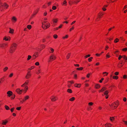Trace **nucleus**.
<instances>
[{
    "label": "nucleus",
    "mask_w": 127,
    "mask_h": 127,
    "mask_svg": "<svg viewBox=\"0 0 127 127\" xmlns=\"http://www.w3.org/2000/svg\"><path fill=\"white\" fill-rule=\"evenodd\" d=\"M17 47V45L16 43H12L10 47V52L11 53H13L16 49Z\"/></svg>",
    "instance_id": "1"
},
{
    "label": "nucleus",
    "mask_w": 127,
    "mask_h": 127,
    "mask_svg": "<svg viewBox=\"0 0 127 127\" xmlns=\"http://www.w3.org/2000/svg\"><path fill=\"white\" fill-rule=\"evenodd\" d=\"M50 26V24L45 21H44L42 23V27L44 29H46L49 28Z\"/></svg>",
    "instance_id": "2"
},
{
    "label": "nucleus",
    "mask_w": 127,
    "mask_h": 127,
    "mask_svg": "<svg viewBox=\"0 0 127 127\" xmlns=\"http://www.w3.org/2000/svg\"><path fill=\"white\" fill-rule=\"evenodd\" d=\"M104 14V12L100 11L98 14L97 18L95 19L96 21H98L103 16Z\"/></svg>",
    "instance_id": "3"
},
{
    "label": "nucleus",
    "mask_w": 127,
    "mask_h": 127,
    "mask_svg": "<svg viewBox=\"0 0 127 127\" xmlns=\"http://www.w3.org/2000/svg\"><path fill=\"white\" fill-rule=\"evenodd\" d=\"M119 101H118L117 100L116 101L112 103L111 105V107L113 109H116L119 105Z\"/></svg>",
    "instance_id": "4"
},
{
    "label": "nucleus",
    "mask_w": 127,
    "mask_h": 127,
    "mask_svg": "<svg viewBox=\"0 0 127 127\" xmlns=\"http://www.w3.org/2000/svg\"><path fill=\"white\" fill-rule=\"evenodd\" d=\"M56 58V57L54 55L52 54L49 57L48 59V62H51L54 60Z\"/></svg>",
    "instance_id": "5"
},
{
    "label": "nucleus",
    "mask_w": 127,
    "mask_h": 127,
    "mask_svg": "<svg viewBox=\"0 0 127 127\" xmlns=\"http://www.w3.org/2000/svg\"><path fill=\"white\" fill-rule=\"evenodd\" d=\"M28 71L27 75L26 76V78L27 79H28L30 78L31 76V71L29 70Z\"/></svg>",
    "instance_id": "6"
},
{
    "label": "nucleus",
    "mask_w": 127,
    "mask_h": 127,
    "mask_svg": "<svg viewBox=\"0 0 127 127\" xmlns=\"http://www.w3.org/2000/svg\"><path fill=\"white\" fill-rule=\"evenodd\" d=\"M17 21V19L15 16H13L11 18V21L13 23H15Z\"/></svg>",
    "instance_id": "7"
},
{
    "label": "nucleus",
    "mask_w": 127,
    "mask_h": 127,
    "mask_svg": "<svg viewBox=\"0 0 127 127\" xmlns=\"http://www.w3.org/2000/svg\"><path fill=\"white\" fill-rule=\"evenodd\" d=\"M23 91V89L20 90L19 88H18L16 90V91L18 94H21L22 93Z\"/></svg>",
    "instance_id": "8"
},
{
    "label": "nucleus",
    "mask_w": 127,
    "mask_h": 127,
    "mask_svg": "<svg viewBox=\"0 0 127 127\" xmlns=\"http://www.w3.org/2000/svg\"><path fill=\"white\" fill-rule=\"evenodd\" d=\"M38 55V52H36L35 53L33 56L32 57V58L33 59H35L36 57H37Z\"/></svg>",
    "instance_id": "9"
},
{
    "label": "nucleus",
    "mask_w": 127,
    "mask_h": 127,
    "mask_svg": "<svg viewBox=\"0 0 127 127\" xmlns=\"http://www.w3.org/2000/svg\"><path fill=\"white\" fill-rule=\"evenodd\" d=\"M39 10V8H37L34 11L33 13V14L32 15V16H35V15L37 14V13L38 12V11Z\"/></svg>",
    "instance_id": "10"
},
{
    "label": "nucleus",
    "mask_w": 127,
    "mask_h": 127,
    "mask_svg": "<svg viewBox=\"0 0 127 127\" xmlns=\"http://www.w3.org/2000/svg\"><path fill=\"white\" fill-rule=\"evenodd\" d=\"M8 122L7 119L3 120L2 121L1 124L3 125H6Z\"/></svg>",
    "instance_id": "11"
},
{
    "label": "nucleus",
    "mask_w": 127,
    "mask_h": 127,
    "mask_svg": "<svg viewBox=\"0 0 127 127\" xmlns=\"http://www.w3.org/2000/svg\"><path fill=\"white\" fill-rule=\"evenodd\" d=\"M51 100L52 101H54L58 99V98L57 97L54 96H52L51 97Z\"/></svg>",
    "instance_id": "12"
},
{
    "label": "nucleus",
    "mask_w": 127,
    "mask_h": 127,
    "mask_svg": "<svg viewBox=\"0 0 127 127\" xmlns=\"http://www.w3.org/2000/svg\"><path fill=\"white\" fill-rule=\"evenodd\" d=\"M29 82V80L26 81L25 83L21 85V86L23 87L27 85H28Z\"/></svg>",
    "instance_id": "13"
},
{
    "label": "nucleus",
    "mask_w": 127,
    "mask_h": 127,
    "mask_svg": "<svg viewBox=\"0 0 127 127\" xmlns=\"http://www.w3.org/2000/svg\"><path fill=\"white\" fill-rule=\"evenodd\" d=\"M7 47V44L5 43L1 44H0V48H4Z\"/></svg>",
    "instance_id": "14"
},
{
    "label": "nucleus",
    "mask_w": 127,
    "mask_h": 127,
    "mask_svg": "<svg viewBox=\"0 0 127 127\" xmlns=\"http://www.w3.org/2000/svg\"><path fill=\"white\" fill-rule=\"evenodd\" d=\"M13 93L11 91H8L7 92V95L8 96L10 97L12 95Z\"/></svg>",
    "instance_id": "15"
},
{
    "label": "nucleus",
    "mask_w": 127,
    "mask_h": 127,
    "mask_svg": "<svg viewBox=\"0 0 127 127\" xmlns=\"http://www.w3.org/2000/svg\"><path fill=\"white\" fill-rule=\"evenodd\" d=\"M58 18H54L52 20L53 23L54 24L57 23L58 21Z\"/></svg>",
    "instance_id": "16"
},
{
    "label": "nucleus",
    "mask_w": 127,
    "mask_h": 127,
    "mask_svg": "<svg viewBox=\"0 0 127 127\" xmlns=\"http://www.w3.org/2000/svg\"><path fill=\"white\" fill-rule=\"evenodd\" d=\"M80 1V0H75L72 1V3L73 4H76L79 2Z\"/></svg>",
    "instance_id": "17"
},
{
    "label": "nucleus",
    "mask_w": 127,
    "mask_h": 127,
    "mask_svg": "<svg viewBox=\"0 0 127 127\" xmlns=\"http://www.w3.org/2000/svg\"><path fill=\"white\" fill-rule=\"evenodd\" d=\"M30 98V96L29 95H27L25 96L24 98V99L25 101L27 100H28Z\"/></svg>",
    "instance_id": "18"
},
{
    "label": "nucleus",
    "mask_w": 127,
    "mask_h": 127,
    "mask_svg": "<svg viewBox=\"0 0 127 127\" xmlns=\"http://www.w3.org/2000/svg\"><path fill=\"white\" fill-rule=\"evenodd\" d=\"M105 127H111L112 126V125L110 123H106L104 125Z\"/></svg>",
    "instance_id": "19"
},
{
    "label": "nucleus",
    "mask_w": 127,
    "mask_h": 127,
    "mask_svg": "<svg viewBox=\"0 0 127 127\" xmlns=\"http://www.w3.org/2000/svg\"><path fill=\"white\" fill-rule=\"evenodd\" d=\"M74 85L75 87L80 88L81 87V85L80 84H75Z\"/></svg>",
    "instance_id": "20"
},
{
    "label": "nucleus",
    "mask_w": 127,
    "mask_h": 127,
    "mask_svg": "<svg viewBox=\"0 0 127 127\" xmlns=\"http://www.w3.org/2000/svg\"><path fill=\"white\" fill-rule=\"evenodd\" d=\"M123 65L124 64L122 62L119 63L118 64V66L119 68H121Z\"/></svg>",
    "instance_id": "21"
},
{
    "label": "nucleus",
    "mask_w": 127,
    "mask_h": 127,
    "mask_svg": "<svg viewBox=\"0 0 127 127\" xmlns=\"http://www.w3.org/2000/svg\"><path fill=\"white\" fill-rule=\"evenodd\" d=\"M45 48V46L43 45H41V47L40 48H39L38 49V50H41L43 48Z\"/></svg>",
    "instance_id": "22"
},
{
    "label": "nucleus",
    "mask_w": 127,
    "mask_h": 127,
    "mask_svg": "<svg viewBox=\"0 0 127 127\" xmlns=\"http://www.w3.org/2000/svg\"><path fill=\"white\" fill-rule=\"evenodd\" d=\"M62 5L64 6H66L67 5V2L66 0H64L63 3L62 4Z\"/></svg>",
    "instance_id": "23"
},
{
    "label": "nucleus",
    "mask_w": 127,
    "mask_h": 127,
    "mask_svg": "<svg viewBox=\"0 0 127 127\" xmlns=\"http://www.w3.org/2000/svg\"><path fill=\"white\" fill-rule=\"evenodd\" d=\"M106 89V88L105 87L102 88V89L99 91V93H101L104 91Z\"/></svg>",
    "instance_id": "24"
},
{
    "label": "nucleus",
    "mask_w": 127,
    "mask_h": 127,
    "mask_svg": "<svg viewBox=\"0 0 127 127\" xmlns=\"http://www.w3.org/2000/svg\"><path fill=\"white\" fill-rule=\"evenodd\" d=\"M100 85L99 84H96L95 86V88L96 89H99L100 87Z\"/></svg>",
    "instance_id": "25"
},
{
    "label": "nucleus",
    "mask_w": 127,
    "mask_h": 127,
    "mask_svg": "<svg viewBox=\"0 0 127 127\" xmlns=\"http://www.w3.org/2000/svg\"><path fill=\"white\" fill-rule=\"evenodd\" d=\"M122 58L125 60V62H127V57L125 55L123 56Z\"/></svg>",
    "instance_id": "26"
},
{
    "label": "nucleus",
    "mask_w": 127,
    "mask_h": 127,
    "mask_svg": "<svg viewBox=\"0 0 127 127\" xmlns=\"http://www.w3.org/2000/svg\"><path fill=\"white\" fill-rule=\"evenodd\" d=\"M10 31H9V32L10 33L13 34L14 33V30L13 29H11V28H9Z\"/></svg>",
    "instance_id": "27"
},
{
    "label": "nucleus",
    "mask_w": 127,
    "mask_h": 127,
    "mask_svg": "<svg viewBox=\"0 0 127 127\" xmlns=\"http://www.w3.org/2000/svg\"><path fill=\"white\" fill-rule=\"evenodd\" d=\"M106 59H108L110 57V55L109 53H108L106 55Z\"/></svg>",
    "instance_id": "28"
},
{
    "label": "nucleus",
    "mask_w": 127,
    "mask_h": 127,
    "mask_svg": "<svg viewBox=\"0 0 127 127\" xmlns=\"http://www.w3.org/2000/svg\"><path fill=\"white\" fill-rule=\"evenodd\" d=\"M28 87L27 86H26L25 87L24 89V91L25 92V93L27 91V90H28Z\"/></svg>",
    "instance_id": "29"
},
{
    "label": "nucleus",
    "mask_w": 127,
    "mask_h": 127,
    "mask_svg": "<svg viewBox=\"0 0 127 127\" xmlns=\"http://www.w3.org/2000/svg\"><path fill=\"white\" fill-rule=\"evenodd\" d=\"M21 99H19V100L20 101V103L22 104L25 102L24 99H23L22 100H21Z\"/></svg>",
    "instance_id": "30"
},
{
    "label": "nucleus",
    "mask_w": 127,
    "mask_h": 127,
    "mask_svg": "<svg viewBox=\"0 0 127 127\" xmlns=\"http://www.w3.org/2000/svg\"><path fill=\"white\" fill-rule=\"evenodd\" d=\"M75 99V98L74 97H72L69 99V100L70 101H73Z\"/></svg>",
    "instance_id": "31"
},
{
    "label": "nucleus",
    "mask_w": 127,
    "mask_h": 127,
    "mask_svg": "<svg viewBox=\"0 0 127 127\" xmlns=\"http://www.w3.org/2000/svg\"><path fill=\"white\" fill-rule=\"evenodd\" d=\"M67 92L70 93H72V90L70 89H68L67 90Z\"/></svg>",
    "instance_id": "32"
},
{
    "label": "nucleus",
    "mask_w": 127,
    "mask_h": 127,
    "mask_svg": "<svg viewBox=\"0 0 127 127\" xmlns=\"http://www.w3.org/2000/svg\"><path fill=\"white\" fill-rule=\"evenodd\" d=\"M41 72V70L40 69H38L37 71L36 72V74H38Z\"/></svg>",
    "instance_id": "33"
},
{
    "label": "nucleus",
    "mask_w": 127,
    "mask_h": 127,
    "mask_svg": "<svg viewBox=\"0 0 127 127\" xmlns=\"http://www.w3.org/2000/svg\"><path fill=\"white\" fill-rule=\"evenodd\" d=\"M8 68L7 67H5L3 69V71L4 72H5L8 69Z\"/></svg>",
    "instance_id": "34"
},
{
    "label": "nucleus",
    "mask_w": 127,
    "mask_h": 127,
    "mask_svg": "<svg viewBox=\"0 0 127 127\" xmlns=\"http://www.w3.org/2000/svg\"><path fill=\"white\" fill-rule=\"evenodd\" d=\"M70 55V53H69L68 54L66 57V58L67 59H68L69 58Z\"/></svg>",
    "instance_id": "35"
},
{
    "label": "nucleus",
    "mask_w": 127,
    "mask_h": 127,
    "mask_svg": "<svg viewBox=\"0 0 127 127\" xmlns=\"http://www.w3.org/2000/svg\"><path fill=\"white\" fill-rule=\"evenodd\" d=\"M9 38H10V37H9V38L7 37H5L4 38V39L6 41H8L10 39H9Z\"/></svg>",
    "instance_id": "36"
},
{
    "label": "nucleus",
    "mask_w": 127,
    "mask_h": 127,
    "mask_svg": "<svg viewBox=\"0 0 127 127\" xmlns=\"http://www.w3.org/2000/svg\"><path fill=\"white\" fill-rule=\"evenodd\" d=\"M4 107L5 108V109L7 110H8L9 109V107L7 105H5L4 106Z\"/></svg>",
    "instance_id": "37"
},
{
    "label": "nucleus",
    "mask_w": 127,
    "mask_h": 127,
    "mask_svg": "<svg viewBox=\"0 0 127 127\" xmlns=\"http://www.w3.org/2000/svg\"><path fill=\"white\" fill-rule=\"evenodd\" d=\"M27 28L29 29L30 30L31 29L32 26L31 25H28L27 26Z\"/></svg>",
    "instance_id": "38"
},
{
    "label": "nucleus",
    "mask_w": 127,
    "mask_h": 127,
    "mask_svg": "<svg viewBox=\"0 0 127 127\" xmlns=\"http://www.w3.org/2000/svg\"><path fill=\"white\" fill-rule=\"evenodd\" d=\"M113 79L117 80L118 78V77L117 76H114L113 77Z\"/></svg>",
    "instance_id": "39"
},
{
    "label": "nucleus",
    "mask_w": 127,
    "mask_h": 127,
    "mask_svg": "<svg viewBox=\"0 0 127 127\" xmlns=\"http://www.w3.org/2000/svg\"><path fill=\"white\" fill-rule=\"evenodd\" d=\"M119 41V39L118 38H117L115 39L114 40V42L115 43H116L118 42Z\"/></svg>",
    "instance_id": "40"
},
{
    "label": "nucleus",
    "mask_w": 127,
    "mask_h": 127,
    "mask_svg": "<svg viewBox=\"0 0 127 127\" xmlns=\"http://www.w3.org/2000/svg\"><path fill=\"white\" fill-rule=\"evenodd\" d=\"M4 80V78H2L0 80V83H2L3 81Z\"/></svg>",
    "instance_id": "41"
},
{
    "label": "nucleus",
    "mask_w": 127,
    "mask_h": 127,
    "mask_svg": "<svg viewBox=\"0 0 127 127\" xmlns=\"http://www.w3.org/2000/svg\"><path fill=\"white\" fill-rule=\"evenodd\" d=\"M4 102L3 101H0V106H1L4 104Z\"/></svg>",
    "instance_id": "42"
},
{
    "label": "nucleus",
    "mask_w": 127,
    "mask_h": 127,
    "mask_svg": "<svg viewBox=\"0 0 127 127\" xmlns=\"http://www.w3.org/2000/svg\"><path fill=\"white\" fill-rule=\"evenodd\" d=\"M31 58H32V57L31 56L29 55L28 56V57L27 58V60L29 61L31 59Z\"/></svg>",
    "instance_id": "43"
},
{
    "label": "nucleus",
    "mask_w": 127,
    "mask_h": 127,
    "mask_svg": "<svg viewBox=\"0 0 127 127\" xmlns=\"http://www.w3.org/2000/svg\"><path fill=\"white\" fill-rule=\"evenodd\" d=\"M83 69V67H80L79 68H76V69L78 70H82Z\"/></svg>",
    "instance_id": "44"
},
{
    "label": "nucleus",
    "mask_w": 127,
    "mask_h": 127,
    "mask_svg": "<svg viewBox=\"0 0 127 127\" xmlns=\"http://www.w3.org/2000/svg\"><path fill=\"white\" fill-rule=\"evenodd\" d=\"M68 36L67 35H66L65 36H64L63 37V38L65 39L67 38L68 37Z\"/></svg>",
    "instance_id": "45"
},
{
    "label": "nucleus",
    "mask_w": 127,
    "mask_h": 127,
    "mask_svg": "<svg viewBox=\"0 0 127 127\" xmlns=\"http://www.w3.org/2000/svg\"><path fill=\"white\" fill-rule=\"evenodd\" d=\"M114 28H115L114 26L113 27H111L108 30V31H109V32L111 30H112V29H113Z\"/></svg>",
    "instance_id": "46"
},
{
    "label": "nucleus",
    "mask_w": 127,
    "mask_h": 127,
    "mask_svg": "<svg viewBox=\"0 0 127 127\" xmlns=\"http://www.w3.org/2000/svg\"><path fill=\"white\" fill-rule=\"evenodd\" d=\"M92 74V73H88L87 75V76H86V77L87 78H89V77H90V75H91Z\"/></svg>",
    "instance_id": "47"
},
{
    "label": "nucleus",
    "mask_w": 127,
    "mask_h": 127,
    "mask_svg": "<svg viewBox=\"0 0 127 127\" xmlns=\"http://www.w3.org/2000/svg\"><path fill=\"white\" fill-rule=\"evenodd\" d=\"M50 50L51 51H49V53H52L54 52V50L53 48H51Z\"/></svg>",
    "instance_id": "48"
},
{
    "label": "nucleus",
    "mask_w": 127,
    "mask_h": 127,
    "mask_svg": "<svg viewBox=\"0 0 127 127\" xmlns=\"http://www.w3.org/2000/svg\"><path fill=\"white\" fill-rule=\"evenodd\" d=\"M92 109V108L91 106H89L88 107V110H90Z\"/></svg>",
    "instance_id": "49"
},
{
    "label": "nucleus",
    "mask_w": 127,
    "mask_h": 127,
    "mask_svg": "<svg viewBox=\"0 0 127 127\" xmlns=\"http://www.w3.org/2000/svg\"><path fill=\"white\" fill-rule=\"evenodd\" d=\"M93 59V58L92 57H90L89 58L88 60V61L89 62H91L92 61V59Z\"/></svg>",
    "instance_id": "50"
},
{
    "label": "nucleus",
    "mask_w": 127,
    "mask_h": 127,
    "mask_svg": "<svg viewBox=\"0 0 127 127\" xmlns=\"http://www.w3.org/2000/svg\"><path fill=\"white\" fill-rule=\"evenodd\" d=\"M93 104V103L92 102H90L88 103V105L90 106H92Z\"/></svg>",
    "instance_id": "51"
},
{
    "label": "nucleus",
    "mask_w": 127,
    "mask_h": 127,
    "mask_svg": "<svg viewBox=\"0 0 127 127\" xmlns=\"http://www.w3.org/2000/svg\"><path fill=\"white\" fill-rule=\"evenodd\" d=\"M108 91H106L104 93V94L105 95H108Z\"/></svg>",
    "instance_id": "52"
},
{
    "label": "nucleus",
    "mask_w": 127,
    "mask_h": 127,
    "mask_svg": "<svg viewBox=\"0 0 127 127\" xmlns=\"http://www.w3.org/2000/svg\"><path fill=\"white\" fill-rule=\"evenodd\" d=\"M34 68V66H31V67L29 68L28 69V70H32Z\"/></svg>",
    "instance_id": "53"
},
{
    "label": "nucleus",
    "mask_w": 127,
    "mask_h": 127,
    "mask_svg": "<svg viewBox=\"0 0 127 127\" xmlns=\"http://www.w3.org/2000/svg\"><path fill=\"white\" fill-rule=\"evenodd\" d=\"M58 37V35L56 34H55L53 35V37L55 39H56Z\"/></svg>",
    "instance_id": "54"
},
{
    "label": "nucleus",
    "mask_w": 127,
    "mask_h": 127,
    "mask_svg": "<svg viewBox=\"0 0 127 127\" xmlns=\"http://www.w3.org/2000/svg\"><path fill=\"white\" fill-rule=\"evenodd\" d=\"M120 38L121 39L122 41H125V39L123 37H121Z\"/></svg>",
    "instance_id": "55"
},
{
    "label": "nucleus",
    "mask_w": 127,
    "mask_h": 127,
    "mask_svg": "<svg viewBox=\"0 0 127 127\" xmlns=\"http://www.w3.org/2000/svg\"><path fill=\"white\" fill-rule=\"evenodd\" d=\"M68 82L70 83L71 84H73L74 83V81L73 80L68 81Z\"/></svg>",
    "instance_id": "56"
},
{
    "label": "nucleus",
    "mask_w": 127,
    "mask_h": 127,
    "mask_svg": "<svg viewBox=\"0 0 127 127\" xmlns=\"http://www.w3.org/2000/svg\"><path fill=\"white\" fill-rule=\"evenodd\" d=\"M105 74V75H104V76H107L108 74V73L106 72L103 73V74Z\"/></svg>",
    "instance_id": "57"
},
{
    "label": "nucleus",
    "mask_w": 127,
    "mask_h": 127,
    "mask_svg": "<svg viewBox=\"0 0 127 127\" xmlns=\"http://www.w3.org/2000/svg\"><path fill=\"white\" fill-rule=\"evenodd\" d=\"M15 95H12V97H11V99H14L15 98Z\"/></svg>",
    "instance_id": "58"
},
{
    "label": "nucleus",
    "mask_w": 127,
    "mask_h": 127,
    "mask_svg": "<svg viewBox=\"0 0 127 127\" xmlns=\"http://www.w3.org/2000/svg\"><path fill=\"white\" fill-rule=\"evenodd\" d=\"M74 28V27L73 26L69 30V31L70 32H71L72 30H73Z\"/></svg>",
    "instance_id": "59"
},
{
    "label": "nucleus",
    "mask_w": 127,
    "mask_h": 127,
    "mask_svg": "<svg viewBox=\"0 0 127 127\" xmlns=\"http://www.w3.org/2000/svg\"><path fill=\"white\" fill-rule=\"evenodd\" d=\"M122 50L126 52L127 51V48H124L122 49Z\"/></svg>",
    "instance_id": "60"
},
{
    "label": "nucleus",
    "mask_w": 127,
    "mask_h": 127,
    "mask_svg": "<svg viewBox=\"0 0 127 127\" xmlns=\"http://www.w3.org/2000/svg\"><path fill=\"white\" fill-rule=\"evenodd\" d=\"M57 8V7L56 6H53L52 7V9L53 10H55Z\"/></svg>",
    "instance_id": "61"
},
{
    "label": "nucleus",
    "mask_w": 127,
    "mask_h": 127,
    "mask_svg": "<svg viewBox=\"0 0 127 127\" xmlns=\"http://www.w3.org/2000/svg\"><path fill=\"white\" fill-rule=\"evenodd\" d=\"M21 107H17L16 108V109L18 110H21Z\"/></svg>",
    "instance_id": "62"
},
{
    "label": "nucleus",
    "mask_w": 127,
    "mask_h": 127,
    "mask_svg": "<svg viewBox=\"0 0 127 127\" xmlns=\"http://www.w3.org/2000/svg\"><path fill=\"white\" fill-rule=\"evenodd\" d=\"M90 56V55H88L84 56V58L85 59L86 58H87L89 57Z\"/></svg>",
    "instance_id": "63"
},
{
    "label": "nucleus",
    "mask_w": 127,
    "mask_h": 127,
    "mask_svg": "<svg viewBox=\"0 0 127 127\" xmlns=\"http://www.w3.org/2000/svg\"><path fill=\"white\" fill-rule=\"evenodd\" d=\"M107 39H108L110 41H111V40H113V37L112 36H111L109 38H108Z\"/></svg>",
    "instance_id": "64"
}]
</instances>
